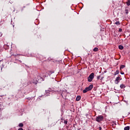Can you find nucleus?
I'll list each match as a JSON object with an SVG mask.
<instances>
[{
  "instance_id": "f257e3e1",
  "label": "nucleus",
  "mask_w": 130,
  "mask_h": 130,
  "mask_svg": "<svg viewBox=\"0 0 130 130\" xmlns=\"http://www.w3.org/2000/svg\"><path fill=\"white\" fill-rule=\"evenodd\" d=\"M92 89H93V84H90L88 87L85 88V89L83 90V93H87L88 91H91Z\"/></svg>"
},
{
  "instance_id": "f03ea898",
  "label": "nucleus",
  "mask_w": 130,
  "mask_h": 130,
  "mask_svg": "<svg viewBox=\"0 0 130 130\" xmlns=\"http://www.w3.org/2000/svg\"><path fill=\"white\" fill-rule=\"evenodd\" d=\"M104 119V117H103V116H102V115H100V116H98L96 118L95 120L98 122H100V121H102V120H103Z\"/></svg>"
},
{
  "instance_id": "7ed1b4c3",
  "label": "nucleus",
  "mask_w": 130,
  "mask_h": 130,
  "mask_svg": "<svg viewBox=\"0 0 130 130\" xmlns=\"http://www.w3.org/2000/svg\"><path fill=\"white\" fill-rule=\"evenodd\" d=\"M87 79L88 82H91V81H93V79H94V73H91Z\"/></svg>"
},
{
  "instance_id": "20e7f679",
  "label": "nucleus",
  "mask_w": 130,
  "mask_h": 130,
  "mask_svg": "<svg viewBox=\"0 0 130 130\" xmlns=\"http://www.w3.org/2000/svg\"><path fill=\"white\" fill-rule=\"evenodd\" d=\"M119 80H120V77L118 76L116 77L115 80V84H118V83H119Z\"/></svg>"
},
{
  "instance_id": "39448f33",
  "label": "nucleus",
  "mask_w": 130,
  "mask_h": 130,
  "mask_svg": "<svg viewBox=\"0 0 130 130\" xmlns=\"http://www.w3.org/2000/svg\"><path fill=\"white\" fill-rule=\"evenodd\" d=\"M120 88H121V89H124L125 86L123 84H122L120 85Z\"/></svg>"
},
{
  "instance_id": "423d86ee",
  "label": "nucleus",
  "mask_w": 130,
  "mask_h": 130,
  "mask_svg": "<svg viewBox=\"0 0 130 130\" xmlns=\"http://www.w3.org/2000/svg\"><path fill=\"white\" fill-rule=\"evenodd\" d=\"M80 100H81V96L80 95L77 96L76 98V101H80Z\"/></svg>"
},
{
  "instance_id": "0eeeda50",
  "label": "nucleus",
  "mask_w": 130,
  "mask_h": 130,
  "mask_svg": "<svg viewBox=\"0 0 130 130\" xmlns=\"http://www.w3.org/2000/svg\"><path fill=\"white\" fill-rule=\"evenodd\" d=\"M118 47L119 49H120L121 50H122V49H123V46L122 45H119Z\"/></svg>"
},
{
  "instance_id": "6e6552de",
  "label": "nucleus",
  "mask_w": 130,
  "mask_h": 130,
  "mask_svg": "<svg viewBox=\"0 0 130 130\" xmlns=\"http://www.w3.org/2000/svg\"><path fill=\"white\" fill-rule=\"evenodd\" d=\"M18 125L20 127H23L24 126V124L22 123H19Z\"/></svg>"
},
{
  "instance_id": "1a4fd4ad",
  "label": "nucleus",
  "mask_w": 130,
  "mask_h": 130,
  "mask_svg": "<svg viewBox=\"0 0 130 130\" xmlns=\"http://www.w3.org/2000/svg\"><path fill=\"white\" fill-rule=\"evenodd\" d=\"M124 130H129V126H127L124 128Z\"/></svg>"
},
{
  "instance_id": "9d476101",
  "label": "nucleus",
  "mask_w": 130,
  "mask_h": 130,
  "mask_svg": "<svg viewBox=\"0 0 130 130\" xmlns=\"http://www.w3.org/2000/svg\"><path fill=\"white\" fill-rule=\"evenodd\" d=\"M119 74V71L117 70L115 73V76H116V75H118Z\"/></svg>"
},
{
  "instance_id": "9b49d317",
  "label": "nucleus",
  "mask_w": 130,
  "mask_h": 130,
  "mask_svg": "<svg viewBox=\"0 0 130 130\" xmlns=\"http://www.w3.org/2000/svg\"><path fill=\"white\" fill-rule=\"evenodd\" d=\"M126 5L128 7H129V6H130V0H128L127 3H126Z\"/></svg>"
},
{
  "instance_id": "f8f14e48",
  "label": "nucleus",
  "mask_w": 130,
  "mask_h": 130,
  "mask_svg": "<svg viewBox=\"0 0 130 130\" xmlns=\"http://www.w3.org/2000/svg\"><path fill=\"white\" fill-rule=\"evenodd\" d=\"M125 68V66L124 65H121L120 67V69L121 70V69H124Z\"/></svg>"
},
{
  "instance_id": "ddd939ff",
  "label": "nucleus",
  "mask_w": 130,
  "mask_h": 130,
  "mask_svg": "<svg viewBox=\"0 0 130 130\" xmlns=\"http://www.w3.org/2000/svg\"><path fill=\"white\" fill-rule=\"evenodd\" d=\"M98 50H99V49L97 47H95L93 49V51L94 52L98 51Z\"/></svg>"
},
{
  "instance_id": "4468645a",
  "label": "nucleus",
  "mask_w": 130,
  "mask_h": 130,
  "mask_svg": "<svg viewBox=\"0 0 130 130\" xmlns=\"http://www.w3.org/2000/svg\"><path fill=\"white\" fill-rule=\"evenodd\" d=\"M64 123L65 124H68V120H64Z\"/></svg>"
},
{
  "instance_id": "2eb2a0df",
  "label": "nucleus",
  "mask_w": 130,
  "mask_h": 130,
  "mask_svg": "<svg viewBox=\"0 0 130 130\" xmlns=\"http://www.w3.org/2000/svg\"><path fill=\"white\" fill-rule=\"evenodd\" d=\"M115 24L116 25H120V23H119V21H117L115 22Z\"/></svg>"
},
{
  "instance_id": "dca6fc26",
  "label": "nucleus",
  "mask_w": 130,
  "mask_h": 130,
  "mask_svg": "<svg viewBox=\"0 0 130 130\" xmlns=\"http://www.w3.org/2000/svg\"><path fill=\"white\" fill-rule=\"evenodd\" d=\"M122 29L119 28V32H122Z\"/></svg>"
},
{
  "instance_id": "f3484780",
  "label": "nucleus",
  "mask_w": 130,
  "mask_h": 130,
  "mask_svg": "<svg viewBox=\"0 0 130 130\" xmlns=\"http://www.w3.org/2000/svg\"><path fill=\"white\" fill-rule=\"evenodd\" d=\"M99 130H101V129H102V128L101 127H99Z\"/></svg>"
},
{
  "instance_id": "a211bd4d",
  "label": "nucleus",
  "mask_w": 130,
  "mask_h": 130,
  "mask_svg": "<svg viewBox=\"0 0 130 130\" xmlns=\"http://www.w3.org/2000/svg\"><path fill=\"white\" fill-rule=\"evenodd\" d=\"M100 79V76H98V80H99Z\"/></svg>"
},
{
  "instance_id": "6ab92c4d",
  "label": "nucleus",
  "mask_w": 130,
  "mask_h": 130,
  "mask_svg": "<svg viewBox=\"0 0 130 130\" xmlns=\"http://www.w3.org/2000/svg\"><path fill=\"white\" fill-rule=\"evenodd\" d=\"M18 130H23V129L22 128H19Z\"/></svg>"
},
{
  "instance_id": "aec40b11",
  "label": "nucleus",
  "mask_w": 130,
  "mask_h": 130,
  "mask_svg": "<svg viewBox=\"0 0 130 130\" xmlns=\"http://www.w3.org/2000/svg\"><path fill=\"white\" fill-rule=\"evenodd\" d=\"M121 75H124V73H121Z\"/></svg>"
},
{
  "instance_id": "412c9836",
  "label": "nucleus",
  "mask_w": 130,
  "mask_h": 130,
  "mask_svg": "<svg viewBox=\"0 0 130 130\" xmlns=\"http://www.w3.org/2000/svg\"><path fill=\"white\" fill-rule=\"evenodd\" d=\"M126 14H128V12H126Z\"/></svg>"
}]
</instances>
